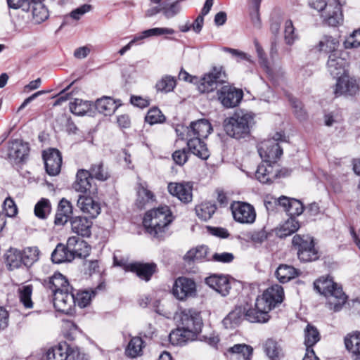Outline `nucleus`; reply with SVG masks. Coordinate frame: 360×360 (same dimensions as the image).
Wrapping results in <instances>:
<instances>
[{"label": "nucleus", "instance_id": "nucleus-14", "mask_svg": "<svg viewBox=\"0 0 360 360\" xmlns=\"http://www.w3.org/2000/svg\"><path fill=\"white\" fill-rule=\"evenodd\" d=\"M46 172L50 176H56L60 172L62 157L60 151L55 148H50L43 153Z\"/></svg>", "mask_w": 360, "mask_h": 360}, {"label": "nucleus", "instance_id": "nucleus-31", "mask_svg": "<svg viewBox=\"0 0 360 360\" xmlns=\"http://www.w3.org/2000/svg\"><path fill=\"white\" fill-rule=\"evenodd\" d=\"M243 91H219L218 98L226 108L237 106L243 97Z\"/></svg>", "mask_w": 360, "mask_h": 360}, {"label": "nucleus", "instance_id": "nucleus-1", "mask_svg": "<svg viewBox=\"0 0 360 360\" xmlns=\"http://www.w3.org/2000/svg\"><path fill=\"white\" fill-rule=\"evenodd\" d=\"M255 124V115L252 112L240 110L224 120V129L229 136L240 139L250 134L251 129Z\"/></svg>", "mask_w": 360, "mask_h": 360}, {"label": "nucleus", "instance_id": "nucleus-43", "mask_svg": "<svg viewBox=\"0 0 360 360\" xmlns=\"http://www.w3.org/2000/svg\"><path fill=\"white\" fill-rule=\"evenodd\" d=\"M153 200V193L150 191L148 190L143 185L140 184L137 189L136 205L139 208L142 209Z\"/></svg>", "mask_w": 360, "mask_h": 360}, {"label": "nucleus", "instance_id": "nucleus-33", "mask_svg": "<svg viewBox=\"0 0 360 360\" xmlns=\"http://www.w3.org/2000/svg\"><path fill=\"white\" fill-rule=\"evenodd\" d=\"M245 318L243 305L236 307L223 320L222 323L226 328H233L238 326Z\"/></svg>", "mask_w": 360, "mask_h": 360}, {"label": "nucleus", "instance_id": "nucleus-61", "mask_svg": "<svg viewBox=\"0 0 360 360\" xmlns=\"http://www.w3.org/2000/svg\"><path fill=\"white\" fill-rule=\"evenodd\" d=\"M346 49L357 48L360 46V29L354 31L344 42Z\"/></svg>", "mask_w": 360, "mask_h": 360}, {"label": "nucleus", "instance_id": "nucleus-50", "mask_svg": "<svg viewBox=\"0 0 360 360\" xmlns=\"http://www.w3.org/2000/svg\"><path fill=\"white\" fill-rule=\"evenodd\" d=\"M89 175L98 181H105L109 178V174L107 170L103 167L102 162L94 164L91 166L89 170Z\"/></svg>", "mask_w": 360, "mask_h": 360}, {"label": "nucleus", "instance_id": "nucleus-32", "mask_svg": "<svg viewBox=\"0 0 360 360\" xmlns=\"http://www.w3.org/2000/svg\"><path fill=\"white\" fill-rule=\"evenodd\" d=\"M74 259L68 245H65L58 243L51 254V260L53 263L60 264L63 262H70Z\"/></svg>", "mask_w": 360, "mask_h": 360}, {"label": "nucleus", "instance_id": "nucleus-26", "mask_svg": "<svg viewBox=\"0 0 360 360\" xmlns=\"http://www.w3.org/2000/svg\"><path fill=\"white\" fill-rule=\"evenodd\" d=\"M77 207L92 218L96 217L101 212L100 204L91 197L79 195L77 202Z\"/></svg>", "mask_w": 360, "mask_h": 360}, {"label": "nucleus", "instance_id": "nucleus-9", "mask_svg": "<svg viewBox=\"0 0 360 360\" xmlns=\"http://www.w3.org/2000/svg\"><path fill=\"white\" fill-rule=\"evenodd\" d=\"M292 243L297 249V256L300 261L309 262L318 259V252L311 236L297 234L294 236Z\"/></svg>", "mask_w": 360, "mask_h": 360}, {"label": "nucleus", "instance_id": "nucleus-41", "mask_svg": "<svg viewBox=\"0 0 360 360\" xmlns=\"http://www.w3.org/2000/svg\"><path fill=\"white\" fill-rule=\"evenodd\" d=\"M245 317L247 320L250 322H259L265 323L268 321V317H265L263 315H260L262 311H259L258 309L252 307V304L245 303L243 305Z\"/></svg>", "mask_w": 360, "mask_h": 360}, {"label": "nucleus", "instance_id": "nucleus-60", "mask_svg": "<svg viewBox=\"0 0 360 360\" xmlns=\"http://www.w3.org/2000/svg\"><path fill=\"white\" fill-rule=\"evenodd\" d=\"M164 15L167 18H172L177 15L181 11V6L179 5V1H176L170 4L167 6H162L161 8Z\"/></svg>", "mask_w": 360, "mask_h": 360}, {"label": "nucleus", "instance_id": "nucleus-55", "mask_svg": "<svg viewBox=\"0 0 360 360\" xmlns=\"http://www.w3.org/2000/svg\"><path fill=\"white\" fill-rule=\"evenodd\" d=\"M290 104L294 109V113L300 120H305L307 117V112L303 108L302 103L296 98L293 97L290 94L287 95Z\"/></svg>", "mask_w": 360, "mask_h": 360}, {"label": "nucleus", "instance_id": "nucleus-7", "mask_svg": "<svg viewBox=\"0 0 360 360\" xmlns=\"http://www.w3.org/2000/svg\"><path fill=\"white\" fill-rule=\"evenodd\" d=\"M283 289L279 285H274L267 288L261 296H259L255 301V306L262 315L268 317L269 319V312L275 306L283 301Z\"/></svg>", "mask_w": 360, "mask_h": 360}, {"label": "nucleus", "instance_id": "nucleus-22", "mask_svg": "<svg viewBox=\"0 0 360 360\" xmlns=\"http://www.w3.org/2000/svg\"><path fill=\"white\" fill-rule=\"evenodd\" d=\"M68 245L74 259L76 257H86L90 254L91 246L86 241L77 236L70 237L68 239Z\"/></svg>", "mask_w": 360, "mask_h": 360}, {"label": "nucleus", "instance_id": "nucleus-64", "mask_svg": "<svg viewBox=\"0 0 360 360\" xmlns=\"http://www.w3.org/2000/svg\"><path fill=\"white\" fill-rule=\"evenodd\" d=\"M92 9V6L90 4H83L81 6L74 9L70 13V17L76 20H79L84 14L90 12Z\"/></svg>", "mask_w": 360, "mask_h": 360}, {"label": "nucleus", "instance_id": "nucleus-6", "mask_svg": "<svg viewBox=\"0 0 360 360\" xmlns=\"http://www.w3.org/2000/svg\"><path fill=\"white\" fill-rule=\"evenodd\" d=\"M198 85L199 88H211V90L219 88L220 85H223L220 90H241L227 82L226 74L221 66H213L199 79Z\"/></svg>", "mask_w": 360, "mask_h": 360}, {"label": "nucleus", "instance_id": "nucleus-25", "mask_svg": "<svg viewBox=\"0 0 360 360\" xmlns=\"http://www.w3.org/2000/svg\"><path fill=\"white\" fill-rule=\"evenodd\" d=\"M276 202L284 208L290 217L299 216L304 211V206L302 202L295 198L281 196L275 200V203Z\"/></svg>", "mask_w": 360, "mask_h": 360}, {"label": "nucleus", "instance_id": "nucleus-19", "mask_svg": "<svg viewBox=\"0 0 360 360\" xmlns=\"http://www.w3.org/2000/svg\"><path fill=\"white\" fill-rule=\"evenodd\" d=\"M44 285L52 291L53 295L57 292L72 290L68 279L60 273H55L52 276L44 280Z\"/></svg>", "mask_w": 360, "mask_h": 360}, {"label": "nucleus", "instance_id": "nucleus-35", "mask_svg": "<svg viewBox=\"0 0 360 360\" xmlns=\"http://www.w3.org/2000/svg\"><path fill=\"white\" fill-rule=\"evenodd\" d=\"M275 274L281 283H285L298 276L300 271L292 266L281 264L277 268Z\"/></svg>", "mask_w": 360, "mask_h": 360}, {"label": "nucleus", "instance_id": "nucleus-38", "mask_svg": "<svg viewBox=\"0 0 360 360\" xmlns=\"http://www.w3.org/2000/svg\"><path fill=\"white\" fill-rule=\"evenodd\" d=\"M264 350L271 360H280L283 356V350L278 342L268 339L264 344Z\"/></svg>", "mask_w": 360, "mask_h": 360}, {"label": "nucleus", "instance_id": "nucleus-2", "mask_svg": "<svg viewBox=\"0 0 360 360\" xmlns=\"http://www.w3.org/2000/svg\"><path fill=\"white\" fill-rule=\"evenodd\" d=\"M347 62L342 56L340 52L330 53L327 62V68L334 77H337L335 90H354L359 89V84L356 79L350 77L346 72Z\"/></svg>", "mask_w": 360, "mask_h": 360}, {"label": "nucleus", "instance_id": "nucleus-57", "mask_svg": "<svg viewBox=\"0 0 360 360\" xmlns=\"http://www.w3.org/2000/svg\"><path fill=\"white\" fill-rule=\"evenodd\" d=\"M176 85V79L171 75H164L155 84L156 90H174Z\"/></svg>", "mask_w": 360, "mask_h": 360}, {"label": "nucleus", "instance_id": "nucleus-12", "mask_svg": "<svg viewBox=\"0 0 360 360\" xmlns=\"http://www.w3.org/2000/svg\"><path fill=\"white\" fill-rule=\"evenodd\" d=\"M257 150L264 162H273L274 164L283 154V150L278 143L275 142V140L261 141L257 146Z\"/></svg>", "mask_w": 360, "mask_h": 360}, {"label": "nucleus", "instance_id": "nucleus-10", "mask_svg": "<svg viewBox=\"0 0 360 360\" xmlns=\"http://www.w3.org/2000/svg\"><path fill=\"white\" fill-rule=\"evenodd\" d=\"M230 210L233 219L241 224H252L257 217L253 205L243 201H233Z\"/></svg>", "mask_w": 360, "mask_h": 360}, {"label": "nucleus", "instance_id": "nucleus-44", "mask_svg": "<svg viewBox=\"0 0 360 360\" xmlns=\"http://www.w3.org/2000/svg\"><path fill=\"white\" fill-rule=\"evenodd\" d=\"M144 347V342L139 337H134L129 341L125 353L127 356L134 358L141 355L143 348Z\"/></svg>", "mask_w": 360, "mask_h": 360}, {"label": "nucleus", "instance_id": "nucleus-48", "mask_svg": "<svg viewBox=\"0 0 360 360\" xmlns=\"http://www.w3.org/2000/svg\"><path fill=\"white\" fill-rule=\"evenodd\" d=\"M21 254L23 264L30 266L39 259V250L37 247H27L21 252Z\"/></svg>", "mask_w": 360, "mask_h": 360}, {"label": "nucleus", "instance_id": "nucleus-62", "mask_svg": "<svg viewBox=\"0 0 360 360\" xmlns=\"http://www.w3.org/2000/svg\"><path fill=\"white\" fill-rule=\"evenodd\" d=\"M248 236L252 242L258 244L262 243L267 238V233L264 229L251 231Z\"/></svg>", "mask_w": 360, "mask_h": 360}, {"label": "nucleus", "instance_id": "nucleus-45", "mask_svg": "<svg viewBox=\"0 0 360 360\" xmlns=\"http://www.w3.org/2000/svg\"><path fill=\"white\" fill-rule=\"evenodd\" d=\"M33 287L32 285H25L19 287L18 292L20 303L26 309H32L33 307V302L32 300Z\"/></svg>", "mask_w": 360, "mask_h": 360}, {"label": "nucleus", "instance_id": "nucleus-58", "mask_svg": "<svg viewBox=\"0 0 360 360\" xmlns=\"http://www.w3.org/2000/svg\"><path fill=\"white\" fill-rule=\"evenodd\" d=\"M300 223L295 217H290L282 226L281 236H288L296 232L300 228Z\"/></svg>", "mask_w": 360, "mask_h": 360}, {"label": "nucleus", "instance_id": "nucleus-28", "mask_svg": "<svg viewBox=\"0 0 360 360\" xmlns=\"http://www.w3.org/2000/svg\"><path fill=\"white\" fill-rule=\"evenodd\" d=\"M92 178L89 170L80 169L76 174L75 181L72 184L73 189L79 193H85L90 191Z\"/></svg>", "mask_w": 360, "mask_h": 360}, {"label": "nucleus", "instance_id": "nucleus-40", "mask_svg": "<svg viewBox=\"0 0 360 360\" xmlns=\"http://www.w3.org/2000/svg\"><path fill=\"white\" fill-rule=\"evenodd\" d=\"M195 338V335L190 336L186 329L179 326L178 328L172 330L169 335V341L174 345H182L188 340H194Z\"/></svg>", "mask_w": 360, "mask_h": 360}, {"label": "nucleus", "instance_id": "nucleus-39", "mask_svg": "<svg viewBox=\"0 0 360 360\" xmlns=\"http://www.w3.org/2000/svg\"><path fill=\"white\" fill-rule=\"evenodd\" d=\"M252 347L245 344H236L227 349V353L238 359L250 360L252 354Z\"/></svg>", "mask_w": 360, "mask_h": 360}, {"label": "nucleus", "instance_id": "nucleus-4", "mask_svg": "<svg viewBox=\"0 0 360 360\" xmlns=\"http://www.w3.org/2000/svg\"><path fill=\"white\" fill-rule=\"evenodd\" d=\"M172 212L167 206H161L148 211L143 218L147 231L154 237H161L167 226L172 221Z\"/></svg>", "mask_w": 360, "mask_h": 360}, {"label": "nucleus", "instance_id": "nucleus-59", "mask_svg": "<svg viewBox=\"0 0 360 360\" xmlns=\"http://www.w3.org/2000/svg\"><path fill=\"white\" fill-rule=\"evenodd\" d=\"M254 45L258 57L259 63L266 71H269L270 68L269 65L268 58L265 54L263 48L262 47L257 39L254 40Z\"/></svg>", "mask_w": 360, "mask_h": 360}, {"label": "nucleus", "instance_id": "nucleus-5", "mask_svg": "<svg viewBox=\"0 0 360 360\" xmlns=\"http://www.w3.org/2000/svg\"><path fill=\"white\" fill-rule=\"evenodd\" d=\"M311 8L321 12L323 20L330 26H337L342 21L340 0H316L310 3Z\"/></svg>", "mask_w": 360, "mask_h": 360}, {"label": "nucleus", "instance_id": "nucleus-37", "mask_svg": "<svg viewBox=\"0 0 360 360\" xmlns=\"http://www.w3.org/2000/svg\"><path fill=\"white\" fill-rule=\"evenodd\" d=\"M338 46L339 41L337 39L326 35L320 39L318 44L314 46V49L319 52L333 53L338 52Z\"/></svg>", "mask_w": 360, "mask_h": 360}, {"label": "nucleus", "instance_id": "nucleus-51", "mask_svg": "<svg viewBox=\"0 0 360 360\" xmlns=\"http://www.w3.org/2000/svg\"><path fill=\"white\" fill-rule=\"evenodd\" d=\"M51 206L49 200L46 198H41L34 207V214L39 219H46L50 214Z\"/></svg>", "mask_w": 360, "mask_h": 360}, {"label": "nucleus", "instance_id": "nucleus-27", "mask_svg": "<svg viewBox=\"0 0 360 360\" xmlns=\"http://www.w3.org/2000/svg\"><path fill=\"white\" fill-rule=\"evenodd\" d=\"M72 231L82 237L91 236L92 221L84 217H75L70 219Z\"/></svg>", "mask_w": 360, "mask_h": 360}, {"label": "nucleus", "instance_id": "nucleus-20", "mask_svg": "<svg viewBox=\"0 0 360 360\" xmlns=\"http://www.w3.org/2000/svg\"><path fill=\"white\" fill-rule=\"evenodd\" d=\"M205 283L223 296L227 295L231 289L230 280L224 275H212L206 278Z\"/></svg>", "mask_w": 360, "mask_h": 360}, {"label": "nucleus", "instance_id": "nucleus-16", "mask_svg": "<svg viewBox=\"0 0 360 360\" xmlns=\"http://www.w3.org/2000/svg\"><path fill=\"white\" fill-rule=\"evenodd\" d=\"M279 174L276 163L264 162L260 164L255 173L256 178L262 184H271Z\"/></svg>", "mask_w": 360, "mask_h": 360}, {"label": "nucleus", "instance_id": "nucleus-8", "mask_svg": "<svg viewBox=\"0 0 360 360\" xmlns=\"http://www.w3.org/2000/svg\"><path fill=\"white\" fill-rule=\"evenodd\" d=\"M175 319L179 327L187 330L188 335H195L200 332L202 321L200 312L193 309H186L176 314Z\"/></svg>", "mask_w": 360, "mask_h": 360}, {"label": "nucleus", "instance_id": "nucleus-13", "mask_svg": "<svg viewBox=\"0 0 360 360\" xmlns=\"http://www.w3.org/2000/svg\"><path fill=\"white\" fill-rule=\"evenodd\" d=\"M172 291L178 300H184L196 295V285L191 278L179 277L175 281Z\"/></svg>", "mask_w": 360, "mask_h": 360}, {"label": "nucleus", "instance_id": "nucleus-47", "mask_svg": "<svg viewBox=\"0 0 360 360\" xmlns=\"http://www.w3.org/2000/svg\"><path fill=\"white\" fill-rule=\"evenodd\" d=\"M208 248L205 245L197 247L191 249L184 256V259L187 262H197L207 258Z\"/></svg>", "mask_w": 360, "mask_h": 360}, {"label": "nucleus", "instance_id": "nucleus-23", "mask_svg": "<svg viewBox=\"0 0 360 360\" xmlns=\"http://www.w3.org/2000/svg\"><path fill=\"white\" fill-rule=\"evenodd\" d=\"M120 105H122L120 100L114 99L110 96L98 98L94 104L96 110L105 116L112 115Z\"/></svg>", "mask_w": 360, "mask_h": 360}, {"label": "nucleus", "instance_id": "nucleus-29", "mask_svg": "<svg viewBox=\"0 0 360 360\" xmlns=\"http://www.w3.org/2000/svg\"><path fill=\"white\" fill-rule=\"evenodd\" d=\"M44 0H32L30 9L32 20L35 24H40L48 19L49 11L44 4Z\"/></svg>", "mask_w": 360, "mask_h": 360}, {"label": "nucleus", "instance_id": "nucleus-53", "mask_svg": "<svg viewBox=\"0 0 360 360\" xmlns=\"http://www.w3.org/2000/svg\"><path fill=\"white\" fill-rule=\"evenodd\" d=\"M297 39H298V35L295 33V28L292 20H286L284 26V40L286 44L291 46Z\"/></svg>", "mask_w": 360, "mask_h": 360}, {"label": "nucleus", "instance_id": "nucleus-18", "mask_svg": "<svg viewBox=\"0 0 360 360\" xmlns=\"http://www.w3.org/2000/svg\"><path fill=\"white\" fill-rule=\"evenodd\" d=\"M29 153L27 143L20 140H15L9 143L8 146V158L15 162L22 161Z\"/></svg>", "mask_w": 360, "mask_h": 360}, {"label": "nucleus", "instance_id": "nucleus-56", "mask_svg": "<svg viewBox=\"0 0 360 360\" xmlns=\"http://www.w3.org/2000/svg\"><path fill=\"white\" fill-rule=\"evenodd\" d=\"M165 120V115L162 113L160 109L158 108H150L146 117L145 121L150 124V125L163 123Z\"/></svg>", "mask_w": 360, "mask_h": 360}, {"label": "nucleus", "instance_id": "nucleus-30", "mask_svg": "<svg viewBox=\"0 0 360 360\" xmlns=\"http://www.w3.org/2000/svg\"><path fill=\"white\" fill-rule=\"evenodd\" d=\"M72 214L71 202L65 198H62L58 204L55 217L56 225H64L70 219Z\"/></svg>", "mask_w": 360, "mask_h": 360}, {"label": "nucleus", "instance_id": "nucleus-52", "mask_svg": "<svg viewBox=\"0 0 360 360\" xmlns=\"http://www.w3.org/2000/svg\"><path fill=\"white\" fill-rule=\"evenodd\" d=\"M346 348L352 352H360V332H354L345 338Z\"/></svg>", "mask_w": 360, "mask_h": 360}, {"label": "nucleus", "instance_id": "nucleus-21", "mask_svg": "<svg viewBox=\"0 0 360 360\" xmlns=\"http://www.w3.org/2000/svg\"><path fill=\"white\" fill-rule=\"evenodd\" d=\"M186 136L207 138L212 131L210 123L207 120H199L191 122L189 127L186 128Z\"/></svg>", "mask_w": 360, "mask_h": 360}, {"label": "nucleus", "instance_id": "nucleus-24", "mask_svg": "<svg viewBox=\"0 0 360 360\" xmlns=\"http://www.w3.org/2000/svg\"><path fill=\"white\" fill-rule=\"evenodd\" d=\"M185 139L187 141L188 148L191 153L202 160H207L209 158L210 152L202 141V138L186 136Z\"/></svg>", "mask_w": 360, "mask_h": 360}, {"label": "nucleus", "instance_id": "nucleus-17", "mask_svg": "<svg viewBox=\"0 0 360 360\" xmlns=\"http://www.w3.org/2000/svg\"><path fill=\"white\" fill-rule=\"evenodd\" d=\"M167 188L170 194L181 202H188L192 200V186L190 183H169Z\"/></svg>", "mask_w": 360, "mask_h": 360}, {"label": "nucleus", "instance_id": "nucleus-11", "mask_svg": "<svg viewBox=\"0 0 360 360\" xmlns=\"http://www.w3.org/2000/svg\"><path fill=\"white\" fill-rule=\"evenodd\" d=\"M114 264L115 266H123L127 271L136 273L137 276L146 281L150 279L156 269V264L154 263L135 262L127 264L122 261H118L115 257H114Z\"/></svg>", "mask_w": 360, "mask_h": 360}, {"label": "nucleus", "instance_id": "nucleus-49", "mask_svg": "<svg viewBox=\"0 0 360 360\" xmlns=\"http://www.w3.org/2000/svg\"><path fill=\"white\" fill-rule=\"evenodd\" d=\"M319 340L320 334L318 330L314 326L308 324L304 330L305 346L312 347Z\"/></svg>", "mask_w": 360, "mask_h": 360}, {"label": "nucleus", "instance_id": "nucleus-15", "mask_svg": "<svg viewBox=\"0 0 360 360\" xmlns=\"http://www.w3.org/2000/svg\"><path fill=\"white\" fill-rule=\"evenodd\" d=\"M53 295V305L56 310L69 314L75 305V295L72 290L57 292Z\"/></svg>", "mask_w": 360, "mask_h": 360}, {"label": "nucleus", "instance_id": "nucleus-36", "mask_svg": "<svg viewBox=\"0 0 360 360\" xmlns=\"http://www.w3.org/2000/svg\"><path fill=\"white\" fill-rule=\"evenodd\" d=\"M69 345L65 342H60L58 345L49 349L46 352L47 360H66L69 353Z\"/></svg>", "mask_w": 360, "mask_h": 360}, {"label": "nucleus", "instance_id": "nucleus-46", "mask_svg": "<svg viewBox=\"0 0 360 360\" xmlns=\"http://www.w3.org/2000/svg\"><path fill=\"white\" fill-rule=\"evenodd\" d=\"M217 210L216 205L210 202H202L195 207L197 216L203 221L210 219Z\"/></svg>", "mask_w": 360, "mask_h": 360}, {"label": "nucleus", "instance_id": "nucleus-54", "mask_svg": "<svg viewBox=\"0 0 360 360\" xmlns=\"http://www.w3.org/2000/svg\"><path fill=\"white\" fill-rule=\"evenodd\" d=\"M96 295V290H91V291L84 290L79 292L77 294L75 298V305L77 304L80 308L87 307L93 297Z\"/></svg>", "mask_w": 360, "mask_h": 360}, {"label": "nucleus", "instance_id": "nucleus-34", "mask_svg": "<svg viewBox=\"0 0 360 360\" xmlns=\"http://www.w3.org/2000/svg\"><path fill=\"white\" fill-rule=\"evenodd\" d=\"M69 105L70 112L78 116L91 115L92 112L93 104L88 101L75 98L73 101L70 102Z\"/></svg>", "mask_w": 360, "mask_h": 360}, {"label": "nucleus", "instance_id": "nucleus-3", "mask_svg": "<svg viewBox=\"0 0 360 360\" xmlns=\"http://www.w3.org/2000/svg\"><path fill=\"white\" fill-rule=\"evenodd\" d=\"M314 288L327 298L328 308L339 311L346 303L347 297L342 289L332 278H321L314 282Z\"/></svg>", "mask_w": 360, "mask_h": 360}, {"label": "nucleus", "instance_id": "nucleus-42", "mask_svg": "<svg viewBox=\"0 0 360 360\" xmlns=\"http://www.w3.org/2000/svg\"><path fill=\"white\" fill-rule=\"evenodd\" d=\"M5 261L10 270L19 268L23 264L21 252L11 248L5 254Z\"/></svg>", "mask_w": 360, "mask_h": 360}, {"label": "nucleus", "instance_id": "nucleus-63", "mask_svg": "<svg viewBox=\"0 0 360 360\" xmlns=\"http://www.w3.org/2000/svg\"><path fill=\"white\" fill-rule=\"evenodd\" d=\"M3 207L5 215L8 217H14L17 214V207L13 200L11 198H6L3 204Z\"/></svg>", "mask_w": 360, "mask_h": 360}]
</instances>
